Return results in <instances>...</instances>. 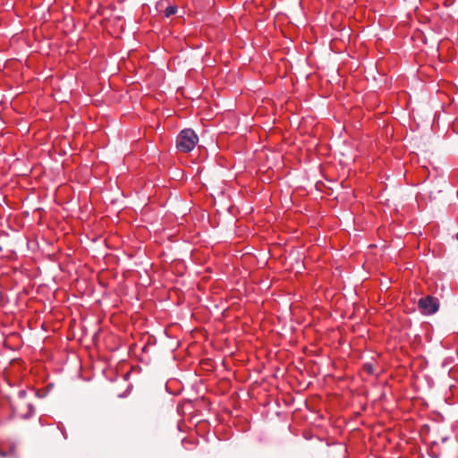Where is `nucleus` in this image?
Here are the masks:
<instances>
[{
	"instance_id": "3",
	"label": "nucleus",
	"mask_w": 458,
	"mask_h": 458,
	"mask_svg": "<svg viewBox=\"0 0 458 458\" xmlns=\"http://www.w3.org/2000/svg\"><path fill=\"white\" fill-rule=\"evenodd\" d=\"M176 12H177V7L175 5H169L165 10V16L168 18V17L175 14Z\"/></svg>"
},
{
	"instance_id": "2",
	"label": "nucleus",
	"mask_w": 458,
	"mask_h": 458,
	"mask_svg": "<svg viewBox=\"0 0 458 458\" xmlns=\"http://www.w3.org/2000/svg\"><path fill=\"white\" fill-rule=\"evenodd\" d=\"M418 307L422 314L433 315L439 309V301L433 296L428 295L419 300Z\"/></svg>"
},
{
	"instance_id": "4",
	"label": "nucleus",
	"mask_w": 458,
	"mask_h": 458,
	"mask_svg": "<svg viewBox=\"0 0 458 458\" xmlns=\"http://www.w3.org/2000/svg\"><path fill=\"white\" fill-rule=\"evenodd\" d=\"M28 408H29V413H28V415L24 416V418H29L35 413V408L31 403L28 404Z\"/></svg>"
},
{
	"instance_id": "1",
	"label": "nucleus",
	"mask_w": 458,
	"mask_h": 458,
	"mask_svg": "<svg viewBox=\"0 0 458 458\" xmlns=\"http://www.w3.org/2000/svg\"><path fill=\"white\" fill-rule=\"evenodd\" d=\"M199 142V137L192 129L182 130L176 137V148L180 152L189 153Z\"/></svg>"
},
{
	"instance_id": "5",
	"label": "nucleus",
	"mask_w": 458,
	"mask_h": 458,
	"mask_svg": "<svg viewBox=\"0 0 458 458\" xmlns=\"http://www.w3.org/2000/svg\"><path fill=\"white\" fill-rule=\"evenodd\" d=\"M25 394H26V392H25L24 390H21V391L19 392V396H20V397H24V396H25Z\"/></svg>"
}]
</instances>
